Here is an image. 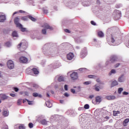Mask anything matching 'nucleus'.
<instances>
[{"label": "nucleus", "instance_id": "nucleus-13", "mask_svg": "<svg viewBox=\"0 0 129 129\" xmlns=\"http://www.w3.org/2000/svg\"><path fill=\"white\" fill-rule=\"evenodd\" d=\"M32 95L34 97H39V98H42V95L39 94L38 93H33Z\"/></svg>", "mask_w": 129, "mask_h": 129}, {"label": "nucleus", "instance_id": "nucleus-48", "mask_svg": "<svg viewBox=\"0 0 129 129\" xmlns=\"http://www.w3.org/2000/svg\"><path fill=\"white\" fill-rule=\"evenodd\" d=\"M10 96H12V97H15L16 96V94H10Z\"/></svg>", "mask_w": 129, "mask_h": 129}, {"label": "nucleus", "instance_id": "nucleus-17", "mask_svg": "<svg viewBox=\"0 0 129 129\" xmlns=\"http://www.w3.org/2000/svg\"><path fill=\"white\" fill-rule=\"evenodd\" d=\"M47 121L46 120V119H42L40 121L41 124H42L43 125L47 124Z\"/></svg>", "mask_w": 129, "mask_h": 129}, {"label": "nucleus", "instance_id": "nucleus-52", "mask_svg": "<svg viewBox=\"0 0 129 129\" xmlns=\"http://www.w3.org/2000/svg\"><path fill=\"white\" fill-rule=\"evenodd\" d=\"M19 13H20L21 14H24V13H25V11L23 10H20Z\"/></svg>", "mask_w": 129, "mask_h": 129}, {"label": "nucleus", "instance_id": "nucleus-1", "mask_svg": "<svg viewBox=\"0 0 129 129\" xmlns=\"http://www.w3.org/2000/svg\"><path fill=\"white\" fill-rule=\"evenodd\" d=\"M70 77L72 80H77L78 79V74L76 72H73L70 75Z\"/></svg>", "mask_w": 129, "mask_h": 129}, {"label": "nucleus", "instance_id": "nucleus-59", "mask_svg": "<svg viewBox=\"0 0 129 129\" xmlns=\"http://www.w3.org/2000/svg\"><path fill=\"white\" fill-rule=\"evenodd\" d=\"M105 118H106V119H109V117L107 116L105 117Z\"/></svg>", "mask_w": 129, "mask_h": 129}, {"label": "nucleus", "instance_id": "nucleus-31", "mask_svg": "<svg viewBox=\"0 0 129 129\" xmlns=\"http://www.w3.org/2000/svg\"><path fill=\"white\" fill-rule=\"evenodd\" d=\"M111 43H114V42H115L114 38H113V36L112 35H111Z\"/></svg>", "mask_w": 129, "mask_h": 129}, {"label": "nucleus", "instance_id": "nucleus-27", "mask_svg": "<svg viewBox=\"0 0 129 129\" xmlns=\"http://www.w3.org/2000/svg\"><path fill=\"white\" fill-rule=\"evenodd\" d=\"M95 90L96 91H99V88H100V87H99V86H97V85H95Z\"/></svg>", "mask_w": 129, "mask_h": 129}, {"label": "nucleus", "instance_id": "nucleus-6", "mask_svg": "<svg viewBox=\"0 0 129 129\" xmlns=\"http://www.w3.org/2000/svg\"><path fill=\"white\" fill-rule=\"evenodd\" d=\"M68 60H71L74 58V54L72 52H70L67 55Z\"/></svg>", "mask_w": 129, "mask_h": 129}, {"label": "nucleus", "instance_id": "nucleus-10", "mask_svg": "<svg viewBox=\"0 0 129 129\" xmlns=\"http://www.w3.org/2000/svg\"><path fill=\"white\" fill-rule=\"evenodd\" d=\"M5 21H6V16L4 15H0V22L4 23Z\"/></svg>", "mask_w": 129, "mask_h": 129}, {"label": "nucleus", "instance_id": "nucleus-42", "mask_svg": "<svg viewBox=\"0 0 129 129\" xmlns=\"http://www.w3.org/2000/svg\"><path fill=\"white\" fill-rule=\"evenodd\" d=\"M25 96H29V92H24Z\"/></svg>", "mask_w": 129, "mask_h": 129}, {"label": "nucleus", "instance_id": "nucleus-54", "mask_svg": "<svg viewBox=\"0 0 129 129\" xmlns=\"http://www.w3.org/2000/svg\"><path fill=\"white\" fill-rule=\"evenodd\" d=\"M60 103L63 104L64 103V100H60Z\"/></svg>", "mask_w": 129, "mask_h": 129}, {"label": "nucleus", "instance_id": "nucleus-28", "mask_svg": "<svg viewBox=\"0 0 129 129\" xmlns=\"http://www.w3.org/2000/svg\"><path fill=\"white\" fill-rule=\"evenodd\" d=\"M123 90V89L122 88H119L118 89V93L119 94H120L121 93V92Z\"/></svg>", "mask_w": 129, "mask_h": 129}, {"label": "nucleus", "instance_id": "nucleus-20", "mask_svg": "<svg viewBox=\"0 0 129 129\" xmlns=\"http://www.w3.org/2000/svg\"><path fill=\"white\" fill-rule=\"evenodd\" d=\"M18 28H19V29H21V32H26L27 30V28L23 27V25H22V27H17Z\"/></svg>", "mask_w": 129, "mask_h": 129}, {"label": "nucleus", "instance_id": "nucleus-62", "mask_svg": "<svg viewBox=\"0 0 129 129\" xmlns=\"http://www.w3.org/2000/svg\"><path fill=\"white\" fill-rule=\"evenodd\" d=\"M83 69H82V68L80 69V71H82V70H83Z\"/></svg>", "mask_w": 129, "mask_h": 129}, {"label": "nucleus", "instance_id": "nucleus-16", "mask_svg": "<svg viewBox=\"0 0 129 129\" xmlns=\"http://www.w3.org/2000/svg\"><path fill=\"white\" fill-rule=\"evenodd\" d=\"M118 84L117 83V81H114L112 82L111 83V87H113L114 86H116Z\"/></svg>", "mask_w": 129, "mask_h": 129}, {"label": "nucleus", "instance_id": "nucleus-36", "mask_svg": "<svg viewBox=\"0 0 129 129\" xmlns=\"http://www.w3.org/2000/svg\"><path fill=\"white\" fill-rule=\"evenodd\" d=\"M21 104H22V100L20 99L18 100L17 102L18 105H21Z\"/></svg>", "mask_w": 129, "mask_h": 129}, {"label": "nucleus", "instance_id": "nucleus-40", "mask_svg": "<svg viewBox=\"0 0 129 129\" xmlns=\"http://www.w3.org/2000/svg\"><path fill=\"white\" fill-rule=\"evenodd\" d=\"M91 24L92 25H93V26H96V23H95V22H94V21H91Z\"/></svg>", "mask_w": 129, "mask_h": 129}, {"label": "nucleus", "instance_id": "nucleus-33", "mask_svg": "<svg viewBox=\"0 0 129 129\" xmlns=\"http://www.w3.org/2000/svg\"><path fill=\"white\" fill-rule=\"evenodd\" d=\"M115 73H116L115 70L113 69L111 71V73H110L109 74H110V75H111V74H115Z\"/></svg>", "mask_w": 129, "mask_h": 129}, {"label": "nucleus", "instance_id": "nucleus-37", "mask_svg": "<svg viewBox=\"0 0 129 129\" xmlns=\"http://www.w3.org/2000/svg\"><path fill=\"white\" fill-rule=\"evenodd\" d=\"M28 125H29V127H30V128H33V124H32V123H29Z\"/></svg>", "mask_w": 129, "mask_h": 129}, {"label": "nucleus", "instance_id": "nucleus-63", "mask_svg": "<svg viewBox=\"0 0 129 129\" xmlns=\"http://www.w3.org/2000/svg\"><path fill=\"white\" fill-rule=\"evenodd\" d=\"M5 129H9V128L8 127V126H7L5 128Z\"/></svg>", "mask_w": 129, "mask_h": 129}, {"label": "nucleus", "instance_id": "nucleus-9", "mask_svg": "<svg viewBox=\"0 0 129 129\" xmlns=\"http://www.w3.org/2000/svg\"><path fill=\"white\" fill-rule=\"evenodd\" d=\"M9 97H8L7 95H6L5 94H0V98H1V99L2 100H5V99H8V98Z\"/></svg>", "mask_w": 129, "mask_h": 129}, {"label": "nucleus", "instance_id": "nucleus-15", "mask_svg": "<svg viewBox=\"0 0 129 129\" xmlns=\"http://www.w3.org/2000/svg\"><path fill=\"white\" fill-rule=\"evenodd\" d=\"M98 36L100 38H103V37H104V34H103V32L102 31H100L98 32Z\"/></svg>", "mask_w": 129, "mask_h": 129}, {"label": "nucleus", "instance_id": "nucleus-58", "mask_svg": "<svg viewBox=\"0 0 129 129\" xmlns=\"http://www.w3.org/2000/svg\"><path fill=\"white\" fill-rule=\"evenodd\" d=\"M27 100H28V99H25L23 100V103H25V102H26V101H27Z\"/></svg>", "mask_w": 129, "mask_h": 129}, {"label": "nucleus", "instance_id": "nucleus-24", "mask_svg": "<svg viewBox=\"0 0 129 129\" xmlns=\"http://www.w3.org/2000/svg\"><path fill=\"white\" fill-rule=\"evenodd\" d=\"M129 122V119L128 118H126L125 119L124 121H123V125L124 126H125V124H126V123H127Z\"/></svg>", "mask_w": 129, "mask_h": 129}, {"label": "nucleus", "instance_id": "nucleus-4", "mask_svg": "<svg viewBox=\"0 0 129 129\" xmlns=\"http://www.w3.org/2000/svg\"><path fill=\"white\" fill-rule=\"evenodd\" d=\"M19 62L20 63H27L28 62V58L25 56H21L19 58Z\"/></svg>", "mask_w": 129, "mask_h": 129}, {"label": "nucleus", "instance_id": "nucleus-18", "mask_svg": "<svg viewBox=\"0 0 129 129\" xmlns=\"http://www.w3.org/2000/svg\"><path fill=\"white\" fill-rule=\"evenodd\" d=\"M46 105L47 106V107H52V103H51L50 101H46Z\"/></svg>", "mask_w": 129, "mask_h": 129}, {"label": "nucleus", "instance_id": "nucleus-46", "mask_svg": "<svg viewBox=\"0 0 129 129\" xmlns=\"http://www.w3.org/2000/svg\"><path fill=\"white\" fill-rule=\"evenodd\" d=\"M64 32H66V33H71L70 30L67 29H64Z\"/></svg>", "mask_w": 129, "mask_h": 129}, {"label": "nucleus", "instance_id": "nucleus-53", "mask_svg": "<svg viewBox=\"0 0 129 129\" xmlns=\"http://www.w3.org/2000/svg\"><path fill=\"white\" fill-rule=\"evenodd\" d=\"M81 90V88L80 87H78V92H79Z\"/></svg>", "mask_w": 129, "mask_h": 129}, {"label": "nucleus", "instance_id": "nucleus-49", "mask_svg": "<svg viewBox=\"0 0 129 129\" xmlns=\"http://www.w3.org/2000/svg\"><path fill=\"white\" fill-rule=\"evenodd\" d=\"M64 96H66V97H68V96H69V94H68L67 93H64Z\"/></svg>", "mask_w": 129, "mask_h": 129}, {"label": "nucleus", "instance_id": "nucleus-41", "mask_svg": "<svg viewBox=\"0 0 129 129\" xmlns=\"http://www.w3.org/2000/svg\"><path fill=\"white\" fill-rule=\"evenodd\" d=\"M19 129H25V126L23 125H21L19 126Z\"/></svg>", "mask_w": 129, "mask_h": 129}, {"label": "nucleus", "instance_id": "nucleus-47", "mask_svg": "<svg viewBox=\"0 0 129 129\" xmlns=\"http://www.w3.org/2000/svg\"><path fill=\"white\" fill-rule=\"evenodd\" d=\"M123 95H127L128 94V92H123L122 93Z\"/></svg>", "mask_w": 129, "mask_h": 129}, {"label": "nucleus", "instance_id": "nucleus-50", "mask_svg": "<svg viewBox=\"0 0 129 129\" xmlns=\"http://www.w3.org/2000/svg\"><path fill=\"white\" fill-rule=\"evenodd\" d=\"M71 90V92H72V93H75V90L72 89Z\"/></svg>", "mask_w": 129, "mask_h": 129}, {"label": "nucleus", "instance_id": "nucleus-56", "mask_svg": "<svg viewBox=\"0 0 129 129\" xmlns=\"http://www.w3.org/2000/svg\"><path fill=\"white\" fill-rule=\"evenodd\" d=\"M19 12H15L13 13V16H15V15H16V14H18Z\"/></svg>", "mask_w": 129, "mask_h": 129}, {"label": "nucleus", "instance_id": "nucleus-26", "mask_svg": "<svg viewBox=\"0 0 129 129\" xmlns=\"http://www.w3.org/2000/svg\"><path fill=\"white\" fill-rule=\"evenodd\" d=\"M12 36L13 37H18V33H17L16 31H14L12 33Z\"/></svg>", "mask_w": 129, "mask_h": 129}, {"label": "nucleus", "instance_id": "nucleus-25", "mask_svg": "<svg viewBox=\"0 0 129 129\" xmlns=\"http://www.w3.org/2000/svg\"><path fill=\"white\" fill-rule=\"evenodd\" d=\"M3 115L4 116H8L9 115V112H8V111H4Z\"/></svg>", "mask_w": 129, "mask_h": 129}, {"label": "nucleus", "instance_id": "nucleus-32", "mask_svg": "<svg viewBox=\"0 0 129 129\" xmlns=\"http://www.w3.org/2000/svg\"><path fill=\"white\" fill-rule=\"evenodd\" d=\"M5 45L7 47H10L11 46V42H7L5 43Z\"/></svg>", "mask_w": 129, "mask_h": 129}, {"label": "nucleus", "instance_id": "nucleus-5", "mask_svg": "<svg viewBox=\"0 0 129 129\" xmlns=\"http://www.w3.org/2000/svg\"><path fill=\"white\" fill-rule=\"evenodd\" d=\"M117 60V56L115 55H113L111 56L109 62V63H114V62H115V61H116Z\"/></svg>", "mask_w": 129, "mask_h": 129}, {"label": "nucleus", "instance_id": "nucleus-35", "mask_svg": "<svg viewBox=\"0 0 129 129\" xmlns=\"http://www.w3.org/2000/svg\"><path fill=\"white\" fill-rule=\"evenodd\" d=\"M27 102L28 103V104L29 105H32L33 104V101H29V100H27Z\"/></svg>", "mask_w": 129, "mask_h": 129}, {"label": "nucleus", "instance_id": "nucleus-64", "mask_svg": "<svg viewBox=\"0 0 129 129\" xmlns=\"http://www.w3.org/2000/svg\"><path fill=\"white\" fill-rule=\"evenodd\" d=\"M108 43L109 44V45H111V43H110V42L108 41Z\"/></svg>", "mask_w": 129, "mask_h": 129}, {"label": "nucleus", "instance_id": "nucleus-45", "mask_svg": "<svg viewBox=\"0 0 129 129\" xmlns=\"http://www.w3.org/2000/svg\"><path fill=\"white\" fill-rule=\"evenodd\" d=\"M64 90L67 91L68 90V86L67 85H64Z\"/></svg>", "mask_w": 129, "mask_h": 129}, {"label": "nucleus", "instance_id": "nucleus-30", "mask_svg": "<svg viewBox=\"0 0 129 129\" xmlns=\"http://www.w3.org/2000/svg\"><path fill=\"white\" fill-rule=\"evenodd\" d=\"M42 33L43 34V35H46L47 33V31L46 30V29H44L42 30Z\"/></svg>", "mask_w": 129, "mask_h": 129}, {"label": "nucleus", "instance_id": "nucleus-61", "mask_svg": "<svg viewBox=\"0 0 129 129\" xmlns=\"http://www.w3.org/2000/svg\"><path fill=\"white\" fill-rule=\"evenodd\" d=\"M51 92L52 94H54V91H51Z\"/></svg>", "mask_w": 129, "mask_h": 129}, {"label": "nucleus", "instance_id": "nucleus-7", "mask_svg": "<svg viewBox=\"0 0 129 129\" xmlns=\"http://www.w3.org/2000/svg\"><path fill=\"white\" fill-rule=\"evenodd\" d=\"M17 48L18 49H20L21 48H23V50H25L26 48V44L24 43H19L18 46H17Z\"/></svg>", "mask_w": 129, "mask_h": 129}, {"label": "nucleus", "instance_id": "nucleus-57", "mask_svg": "<svg viewBox=\"0 0 129 129\" xmlns=\"http://www.w3.org/2000/svg\"><path fill=\"white\" fill-rule=\"evenodd\" d=\"M33 87H38V85H37L36 84H33Z\"/></svg>", "mask_w": 129, "mask_h": 129}, {"label": "nucleus", "instance_id": "nucleus-19", "mask_svg": "<svg viewBox=\"0 0 129 129\" xmlns=\"http://www.w3.org/2000/svg\"><path fill=\"white\" fill-rule=\"evenodd\" d=\"M28 19H30L32 22H36V18L33 17L32 16H28Z\"/></svg>", "mask_w": 129, "mask_h": 129}, {"label": "nucleus", "instance_id": "nucleus-43", "mask_svg": "<svg viewBox=\"0 0 129 129\" xmlns=\"http://www.w3.org/2000/svg\"><path fill=\"white\" fill-rule=\"evenodd\" d=\"M120 65V63H116L115 66H114V68H117V67H118V66H119Z\"/></svg>", "mask_w": 129, "mask_h": 129}, {"label": "nucleus", "instance_id": "nucleus-3", "mask_svg": "<svg viewBox=\"0 0 129 129\" xmlns=\"http://www.w3.org/2000/svg\"><path fill=\"white\" fill-rule=\"evenodd\" d=\"M20 22V18L19 17H16L14 19V23L16 25L17 27H22V24L19 23Z\"/></svg>", "mask_w": 129, "mask_h": 129}, {"label": "nucleus", "instance_id": "nucleus-38", "mask_svg": "<svg viewBox=\"0 0 129 129\" xmlns=\"http://www.w3.org/2000/svg\"><path fill=\"white\" fill-rule=\"evenodd\" d=\"M88 77L89 78H95V77H96L95 76H93V75H89L88 76Z\"/></svg>", "mask_w": 129, "mask_h": 129}, {"label": "nucleus", "instance_id": "nucleus-8", "mask_svg": "<svg viewBox=\"0 0 129 129\" xmlns=\"http://www.w3.org/2000/svg\"><path fill=\"white\" fill-rule=\"evenodd\" d=\"M116 97L115 96H106V99H107V100H113L115 99Z\"/></svg>", "mask_w": 129, "mask_h": 129}, {"label": "nucleus", "instance_id": "nucleus-12", "mask_svg": "<svg viewBox=\"0 0 129 129\" xmlns=\"http://www.w3.org/2000/svg\"><path fill=\"white\" fill-rule=\"evenodd\" d=\"M31 70L35 75L39 74V71L36 68H34Z\"/></svg>", "mask_w": 129, "mask_h": 129}, {"label": "nucleus", "instance_id": "nucleus-23", "mask_svg": "<svg viewBox=\"0 0 129 129\" xmlns=\"http://www.w3.org/2000/svg\"><path fill=\"white\" fill-rule=\"evenodd\" d=\"M123 75H122L121 77H120L118 80L119 81V82H123Z\"/></svg>", "mask_w": 129, "mask_h": 129}, {"label": "nucleus", "instance_id": "nucleus-44", "mask_svg": "<svg viewBox=\"0 0 129 129\" xmlns=\"http://www.w3.org/2000/svg\"><path fill=\"white\" fill-rule=\"evenodd\" d=\"M90 83H91L90 82H85L84 84L86 85H88V84H90Z\"/></svg>", "mask_w": 129, "mask_h": 129}, {"label": "nucleus", "instance_id": "nucleus-2", "mask_svg": "<svg viewBox=\"0 0 129 129\" xmlns=\"http://www.w3.org/2000/svg\"><path fill=\"white\" fill-rule=\"evenodd\" d=\"M7 66L9 69H13L14 67H15L14 61H13L12 60H9L7 62Z\"/></svg>", "mask_w": 129, "mask_h": 129}, {"label": "nucleus", "instance_id": "nucleus-11", "mask_svg": "<svg viewBox=\"0 0 129 129\" xmlns=\"http://www.w3.org/2000/svg\"><path fill=\"white\" fill-rule=\"evenodd\" d=\"M43 28H45V29H49V30H53V28L50 25H48L47 24H44L42 26Z\"/></svg>", "mask_w": 129, "mask_h": 129}, {"label": "nucleus", "instance_id": "nucleus-34", "mask_svg": "<svg viewBox=\"0 0 129 129\" xmlns=\"http://www.w3.org/2000/svg\"><path fill=\"white\" fill-rule=\"evenodd\" d=\"M43 12L44 13V14H48V10L45 8H43Z\"/></svg>", "mask_w": 129, "mask_h": 129}, {"label": "nucleus", "instance_id": "nucleus-14", "mask_svg": "<svg viewBox=\"0 0 129 129\" xmlns=\"http://www.w3.org/2000/svg\"><path fill=\"white\" fill-rule=\"evenodd\" d=\"M96 102H98L99 103H100L101 102V97L100 96H98L96 97Z\"/></svg>", "mask_w": 129, "mask_h": 129}, {"label": "nucleus", "instance_id": "nucleus-51", "mask_svg": "<svg viewBox=\"0 0 129 129\" xmlns=\"http://www.w3.org/2000/svg\"><path fill=\"white\" fill-rule=\"evenodd\" d=\"M94 97V96L93 95H90L89 97V98L92 99V98H93Z\"/></svg>", "mask_w": 129, "mask_h": 129}, {"label": "nucleus", "instance_id": "nucleus-60", "mask_svg": "<svg viewBox=\"0 0 129 129\" xmlns=\"http://www.w3.org/2000/svg\"><path fill=\"white\" fill-rule=\"evenodd\" d=\"M46 96L47 97H50V95H49V94H47V95H46Z\"/></svg>", "mask_w": 129, "mask_h": 129}, {"label": "nucleus", "instance_id": "nucleus-22", "mask_svg": "<svg viewBox=\"0 0 129 129\" xmlns=\"http://www.w3.org/2000/svg\"><path fill=\"white\" fill-rule=\"evenodd\" d=\"M28 18L29 16H23L21 18V20H22V21H28Z\"/></svg>", "mask_w": 129, "mask_h": 129}, {"label": "nucleus", "instance_id": "nucleus-29", "mask_svg": "<svg viewBox=\"0 0 129 129\" xmlns=\"http://www.w3.org/2000/svg\"><path fill=\"white\" fill-rule=\"evenodd\" d=\"M84 108L85 109H89V105L86 104L84 105Z\"/></svg>", "mask_w": 129, "mask_h": 129}, {"label": "nucleus", "instance_id": "nucleus-21", "mask_svg": "<svg viewBox=\"0 0 129 129\" xmlns=\"http://www.w3.org/2000/svg\"><path fill=\"white\" fill-rule=\"evenodd\" d=\"M58 81L59 82H61L62 81H64V77L60 76L58 78Z\"/></svg>", "mask_w": 129, "mask_h": 129}, {"label": "nucleus", "instance_id": "nucleus-39", "mask_svg": "<svg viewBox=\"0 0 129 129\" xmlns=\"http://www.w3.org/2000/svg\"><path fill=\"white\" fill-rule=\"evenodd\" d=\"M14 90H15V91L16 92H18L19 91V88H18L17 87H14Z\"/></svg>", "mask_w": 129, "mask_h": 129}, {"label": "nucleus", "instance_id": "nucleus-55", "mask_svg": "<svg viewBox=\"0 0 129 129\" xmlns=\"http://www.w3.org/2000/svg\"><path fill=\"white\" fill-rule=\"evenodd\" d=\"M96 81H97V82H98V83H99V82H100V80L99 79H97L96 80Z\"/></svg>", "mask_w": 129, "mask_h": 129}]
</instances>
